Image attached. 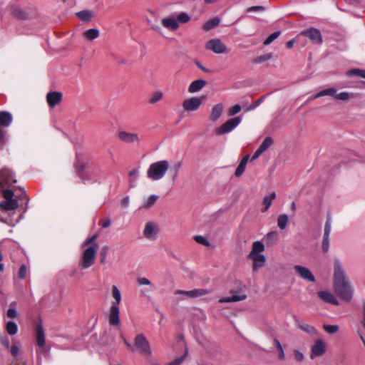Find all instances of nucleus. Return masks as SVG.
I'll return each mask as SVG.
<instances>
[{
	"instance_id": "obj_1",
	"label": "nucleus",
	"mask_w": 365,
	"mask_h": 365,
	"mask_svg": "<svg viewBox=\"0 0 365 365\" xmlns=\"http://www.w3.org/2000/svg\"><path fill=\"white\" fill-rule=\"evenodd\" d=\"M334 287L335 293L342 299L350 301L352 298L354 290L337 258L334 259Z\"/></svg>"
},
{
	"instance_id": "obj_2",
	"label": "nucleus",
	"mask_w": 365,
	"mask_h": 365,
	"mask_svg": "<svg viewBox=\"0 0 365 365\" xmlns=\"http://www.w3.org/2000/svg\"><path fill=\"white\" fill-rule=\"evenodd\" d=\"M169 168L167 160H160L150 165L147 170V177L153 181L162 179Z\"/></svg>"
},
{
	"instance_id": "obj_3",
	"label": "nucleus",
	"mask_w": 365,
	"mask_h": 365,
	"mask_svg": "<svg viewBox=\"0 0 365 365\" xmlns=\"http://www.w3.org/2000/svg\"><path fill=\"white\" fill-rule=\"evenodd\" d=\"M98 245L88 247L83 252L81 256V262L80 267L82 269H88L91 267L96 261Z\"/></svg>"
},
{
	"instance_id": "obj_4",
	"label": "nucleus",
	"mask_w": 365,
	"mask_h": 365,
	"mask_svg": "<svg viewBox=\"0 0 365 365\" xmlns=\"http://www.w3.org/2000/svg\"><path fill=\"white\" fill-rule=\"evenodd\" d=\"M134 344L136 349L140 353L148 356L152 354L150 344L143 334H138L135 336Z\"/></svg>"
},
{
	"instance_id": "obj_5",
	"label": "nucleus",
	"mask_w": 365,
	"mask_h": 365,
	"mask_svg": "<svg viewBox=\"0 0 365 365\" xmlns=\"http://www.w3.org/2000/svg\"><path fill=\"white\" fill-rule=\"evenodd\" d=\"M241 117H235L227 120L225 123L215 129V133L217 135H222L228 133L234 130L241 122Z\"/></svg>"
},
{
	"instance_id": "obj_6",
	"label": "nucleus",
	"mask_w": 365,
	"mask_h": 365,
	"mask_svg": "<svg viewBox=\"0 0 365 365\" xmlns=\"http://www.w3.org/2000/svg\"><path fill=\"white\" fill-rule=\"evenodd\" d=\"M326 351L327 345L325 341L321 339H317L314 340L313 344L310 348L309 357L311 359H314L317 357H320L326 353Z\"/></svg>"
},
{
	"instance_id": "obj_7",
	"label": "nucleus",
	"mask_w": 365,
	"mask_h": 365,
	"mask_svg": "<svg viewBox=\"0 0 365 365\" xmlns=\"http://www.w3.org/2000/svg\"><path fill=\"white\" fill-rule=\"evenodd\" d=\"M206 48L217 54L227 52L226 45L219 38L208 41L206 43Z\"/></svg>"
},
{
	"instance_id": "obj_8",
	"label": "nucleus",
	"mask_w": 365,
	"mask_h": 365,
	"mask_svg": "<svg viewBox=\"0 0 365 365\" xmlns=\"http://www.w3.org/2000/svg\"><path fill=\"white\" fill-rule=\"evenodd\" d=\"M205 99V96L192 97L183 101L182 107L186 111L197 110Z\"/></svg>"
},
{
	"instance_id": "obj_9",
	"label": "nucleus",
	"mask_w": 365,
	"mask_h": 365,
	"mask_svg": "<svg viewBox=\"0 0 365 365\" xmlns=\"http://www.w3.org/2000/svg\"><path fill=\"white\" fill-rule=\"evenodd\" d=\"M211 290L207 289H195L190 291L177 290L175 295H183L186 298L195 299L208 294Z\"/></svg>"
},
{
	"instance_id": "obj_10",
	"label": "nucleus",
	"mask_w": 365,
	"mask_h": 365,
	"mask_svg": "<svg viewBox=\"0 0 365 365\" xmlns=\"http://www.w3.org/2000/svg\"><path fill=\"white\" fill-rule=\"evenodd\" d=\"M294 323L298 329H299L303 332L310 335V336H317L318 335L317 329L312 325L305 322L303 320L299 319L297 317H294Z\"/></svg>"
},
{
	"instance_id": "obj_11",
	"label": "nucleus",
	"mask_w": 365,
	"mask_h": 365,
	"mask_svg": "<svg viewBox=\"0 0 365 365\" xmlns=\"http://www.w3.org/2000/svg\"><path fill=\"white\" fill-rule=\"evenodd\" d=\"M14 174L9 169H3L0 171V186H10L16 182Z\"/></svg>"
},
{
	"instance_id": "obj_12",
	"label": "nucleus",
	"mask_w": 365,
	"mask_h": 365,
	"mask_svg": "<svg viewBox=\"0 0 365 365\" xmlns=\"http://www.w3.org/2000/svg\"><path fill=\"white\" fill-rule=\"evenodd\" d=\"M301 34L309 38L314 43L321 44L322 43L321 32L317 29L310 28L307 30L303 31Z\"/></svg>"
},
{
	"instance_id": "obj_13",
	"label": "nucleus",
	"mask_w": 365,
	"mask_h": 365,
	"mask_svg": "<svg viewBox=\"0 0 365 365\" xmlns=\"http://www.w3.org/2000/svg\"><path fill=\"white\" fill-rule=\"evenodd\" d=\"M294 269L295 272L299 275V277L304 280L311 282H314L315 281L314 275L308 268L301 265H295Z\"/></svg>"
},
{
	"instance_id": "obj_14",
	"label": "nucleus",
	"mask_w": 365,
	"mask_h": 365,
	"mask_svg": "<svg viewBox=\"0 0 365 365\" xmlns=\"http://www.w3.org/2000/svg\"><path fill=\"white\" fill-rule=\"evenodd\" d=\"M118 138L126 143H138L140 138L135 133H128L126 131H119L118 133Z\"/></svg>"
},
{
	"instance_id": "obj_15",
	"label": "nucleus",
	"mask_w": 365,
	"mask_h": 365,
	"mask_svg": "<svg viewBox=\"0 0 365 365\" xmlns=\"http://www.w3.org/2000/svg\"><path fill=\"white\" fill-rule=\"evenodd\" d=\"M120 309L119 307L112 306L110 308L108 314L109 324L111 326H118L120 324Z\"/></svg>"
},
{
	"instance_id": "obj_16",
	"label": "nucleus",
	"mask_w": 365,
	"mask_h": 365,
	"mask_svg": "<svg viewBox=\"0 0 365 365\" xmlns=\"http://www.w3.org/2000/svg\"><path fill=\"white\" fill-rule=\"evenodd\" d=\"M273 144V140L271 137H267L261 143L259 148L252 155V160L258 158L264 152H265Z\"/></svg>"
},
{
	"instance_id": "obj_17",
	"label": "nucleus",
	"mask_w": 365,
	"mask_h": 365,
	"mask_svg": "<svg viewBox=\"0 0 365 365\" xmlns=\"http://www.w3.org/2000/svg\"><path fill=\"white\" fill-rule=\"evenodd\" d=\"M62 99V93L60 92H49L46 95V101L51 108L55 107Z\"/></svg>"
},
{
	"instance_id": "obj_18",
	"label": "nucleus",
	"mask_w": 365,
	"mask_h": 365,
	"mask_svg": "<svg viewBox=\"0 0 365 365\" xmlns=\"http://www.w3.org/2000/svg\"><path fill=\"white\" fill-rule=\"evenodd\" d=\"M157 234V227L155 223L149 222L145 224L143 235L145 237L149 240H153L155 238Z\"/></svg>"
},
{
	"instance_id": "obj_19",
	"label": "nucleus",
	"mask_w": 365,
	"mask_h": 365,
	"mask_svg": "<svg viewBox=\"0 0 365 365\" xmlns=\"http://www.w3.org/2000/svg\"><path fill=\"white\" fill-rule=\"evenodd\" d=\"M223 110L224 106L222 103H218L214 106L210 114V120L212 122L217 121L221 117Z\"/></svg>"
},
{
	"instance_id": "obj_20",
	"label": "nucleus",
	"mask_w": 365,
	"mask_h": 365,
	"mask_svg": "<svg viewBox=\"0 0 365 365\" xmlns=\"http://www.w3.org/2000/svg\"><path fill=\"white\" fill-rule=\"evenodd\" d=\"M266 262V257L263 254H254L252 258V270H257L263 267Z\"/></svg>"
},
{
	"instance_id": "obj_21",
	"label": "nucleus",
	"mask_w": 365,
	"mask_h": 365,
	"mask_svg": "<svg viewBox=\"0 0 365 365\" xmlns=\"http://www.w3.org/2000/svg\"><path fill=\"white\" fill-rule=\"evenodd\" d=\"M161 23L163 27L172 31H175L179 27L176 19L172 16L163 18Z\"/></svg>"
},
{
	"instance_id": "obj_22",
	"label": "nucleus",
	"mask_w": 365,
	"mask_h": 365,
	"mask_svg": "<svg viewBox=\"0 0 365 365\" xmlns=\"http://www.w3.org/2000/svg\"><path fill=\"white\" fill-rule=\"evenodd\" d=\"M207 84L206 81L202 79H197L194 81H192L189 87H188V92L190 93H194L200 91L202 90Z\"/></svg>"
},
{
	"instance_id": "obj_23",
	"label": "nucleus",
	"mask_w": 365,
	"mask_h": 365,
	"mask_svg": "<svg viewBox=\"0 0 365 365\" xmlns=\"http://www.w3.org/2000/svg\"><path fill=\"white\" fill-rule=\"evenodd\" d=\"M318 296L322 300L331 304L338 305L339 302L333 294L327 291H320L318 292Z\"/></svg>"
},
{
	"instance_id": "obj_24",
	"label": "nucleus",
	"mask_w": 365,
	"mask_h": 365,
	"mask_svg": "<svg viewBox=\"0 0 365 365\" xmlns=\"http://www.w3.org/2000/svg\"><path fill=\"white\" fill-rule=\"evenodd\" d=\"M19 206L16 200H5L0 202V208L3 211L15 210Z\"/></svg>"
},
{
	"instance_id": "obj_25",
	"label": "nucleus",
	"mask_w": 365,
	"mask_h": 365,
	"mask_svg": "<svg viewBox=\"0 0 365 365\" xmlns=\"http://www.w3.org/2000/svg\"><path fill=\"white\" fill-rule=\"evenodd\" d=\"M246 299V295L244 294H232L231 296L221 297L219 299L220 303L235 302Z\"/></svg>"
},
{
	"instance_id": "obj_26",
	"label": "nucleus",
	"mask_w": 365,
	"mask_h": 365,
	"mask_svg": "<svg viewBox=\"0 0 365 365\" xmlns=\"http://www.w3.org/2000/svg\"><path fill=\"white\" fill-rule=\"evenodd\" d=\"M36 343L38 346L42 347L45 344V336L43 327L41 324L36 327Z\"/></svg>"
},
{
	"instance_id": "obj_27",
	"label": "nucleus",
	"mask_w": 365,
	"mask_h": 365,
	"mask_svg": "<svg viewBox=\"0 0 365 365\" xmlns=\"http://www.w3.org/2000/svg\"><path fill=\"white\" fill-rule=\"evenodd\" d=\"M249 158H250V155L247 154L242 159V160L240 161V164L238 165V166L235 170V175L236 177L238 178L242 175V173H244V171L245 170L246 165L248 162Z\"/></svg>"
},
{
	"instance_id": "obj_28",
	"label": "nucleus",
	"mask_w": 365,
	"mask_h": 365,
	"mask_svg": "<svg viewBox=\"0 0 365 365\" xmlns=\"http://www.w3.org/2000/svg\"><path fill=\"white\" fill-rule=\"evenodd\" d=\"M76 15L81 21L88 22L92 19L93 16V12L90 10H83L77 12Z\"/></svg>"
},
{
	"instance_id": "obj_29",
	"label": "nucleus",
	"mask_w": 365,
	"mask_h": 365,
	"mask_svg": "<svg viewBox=\"0 0 365 365\" xmlns=\"http://www.w3.org/2000/svg\"><path fill=\"white\" fill-rule=\"evenodd\" d=\"M12 121V115L6 111L0 112V125L9 126Z\"/></svg>"
},
{
	"instance_id": "obj_30",
	"label": "nucleus",
	"mask_w": 365,
	"mask_h": 365,
	"mask_svg": "<svg viewBox=\"0 0 365 365\" xmlns=\"http://www.w3.org/2000/svg\"><path fill=\"white\" fill-rule=\"evenodd\" d=\"M220 23V19L219 17H215L207 21L202 26L205 31H210L217 27Z\"/></svg>"
},
{
	"instance_id": "obj_31",
	"label": "nucleus",
	"mask_w": 365,
	"mask_h": 365,
	"mask_svg": "<svg viewBox=\"0 0 365 365\" xmlns=\"http://www.w3.org/2000/svg\"><path fill=\"white\" fill-rule=\"evenodd\" d=\"M275 197L276 194L274 192H272V193H270L268 195H266L263 198L262 204L264 205V208L262 210V212H266L269 208L270 205H272V200L275 199Z\"/></svg>"
},
{
	"instance_id": "obj_32",
	"label": "nucleus",
	"mask_w": 365,
	"mask_h": 365,
	"mask_svg": "<svg viewBox=\"0 0 365 365\" xmlns=\"http://www.w3.org/2000/svg\"><path fill=\"white\" fill-rule=\"evenodd\" d=\"M112 296L115 302H113L111 305L119 307L121 302V294L120 290L115 285L112 287Z\"/></svg>"
},
{
	"instance_id": "obj_33",
	"label": "nucleus",
	"mask_w": 365,
	"mask_h": 365,
	"mask_svg": "<svg viewBox=\"0 0 365 365\" xmlns=\"http://www.w3.org/2000/svg\"><path fill=\"white\" fill-rule=\"evenodd\" d=\"M100 35V31L97 29H90L83 33L84 37L88 41H93L97 38Z\"/></svg>"
},
{
	"instance_id": "obj_34",
	"label": "nucleus",
	"mask_w": 365,
	"mask_h": 365,
	"mask_svg": "<svg viewBox=\"0 0 365 365\" xmlns=\"http://www.w3.org/2000/svg\"><path fill=\"white\" fill-rule=\"evenodd\" d=\"M6 332L11 335L13 336L16 334L18 331V326L17 324L12 321H9L6 324Z\"/></svg>"
},
{
	"instance_id": "obj_35",
	"label": "nucleus",
	"mask_w": 365,
	"mask_h": 365,
	"mask_svg": "<svg viewBox=\"0 0 365 365\" xmlns=\"http://www.w3.org/2000/svg\"><path fill=\"white\" fill-rule=\"evenodd\" d=\"M289 217L287 214H282L277 218V225L280 230H284L287 225Z\"/></svg>"
},
{
	"instance_id": "obj_36",
	"label": "nucleus",
	"mask_w": 365,
	"mask_h": 365,
	"mask_svg": "<svg viewBox=\"0 0 365 365\" xmlns=\"http://www.w3.org/2000/svg\"><path fill=\"white\" fill-rule=\"evenodd\" d=\"M264 250V245L259 241H256L252 243V258L254 259V254H261Z\"/></svg>"
},
{
	"instance_id": "obj_37",
	"label": "nucleus",
	"mask_w": 365,
	"mask_h": 365,
	"mask_svg": "<svg viewBox=\"0 0 365 365\" xmlns=\"http://www.w3.org/2000/svg\"><path fill=\"white\" fill-rule=\"evenodd\" d=\"M181 166H182V163L178 162L171 167V168L170 170V173L171 174L172 180L173 181L175 180L176 178H178V173H179V170H180Z\"/></svg>"
},
{
	"instance_id": "obj_38",
	"label": "nucleus",
	"mask_w": 365,
	"mask_h": 365,
	"mask_svg": "<svg viewBox=\"0 0 365 365\" xmlns=\"http://www.w3.org/2000/svg\"><path fill=\"white\" fill-rule=\"evenodd\" d=\"M158 199V196L156 195H152L149 196L146 200H144V203L142 207L150 208L155 203Z\"/></svg>"
},
{
	"instance_id": "obj_39",
	"label": "nucleus",
	"mask_w": 365,
	"mask_h": 365,
	"mask_svg": "<svg viewBox=\"0 0 365 365\" xmlns=\"http://www.w3.org/2000/svg\"><path fill=\"white\" fill-rule=\"evenodd\" d=\"M273 344L278 350V352H279L278 358L280 360H284L285 359V354L284 351V349H283L282 346L281 345L279 341L277 339H274L273 340Z\"/></svg>"
},
{
	"instance_id": "obj_40",
	"label": "nucleus",
	"mask_w": 365,
	"mask_h": 365,
	"mask_svg": "<svg viewBox=\"0 0 365 365\" xmlns=\"http://www.w3.org/2000/svg\"><path fill=\"white\" fill-rule=\"evenodd\" d=\"M346 75L350 77L356 76L365 78V70L359 68L351 69L346 72Z\"/></svg>"
},
{
	"instance_id": "obj_41",
	"label": "nucleus",
	"mask_w": 365,
	"mask_h": 365,
	"mask_svg": "<svg viewBox=\"0 0 365 365\" xmlns=\"http://www.w3.org/2000/svg\"><path fill=\"white\" fill-rule=\"evenodd\" d=\"M336 89H335L334 88L324 89V90L321 91L320 92L317 93V94H315V98H317L322 97L324 96H334L336 93Z\"/></svg>"
},
{
	"instance_id": "obj_42",
	"label": "nucleus",
	"mask_w": 365,
	"mask_h": 365,
	"mask_svg": "<svg viewBox=\"0 0 365 365\" xmlns=\"http://www.w3.org/2000/svg\"><path fill=\"white\" fill-rule=\"evenodd\" d=\"M163 94L162 91H157L154 92L149 99V103L151 104H155L160 101L163 98Z\"/></svg>"
},
{
	"instance_id": "obj_43",
	"label": "nucleus",
	"mask_w": 365,
	"mask_h": 365,
	"mask_svg": "<svg viewBox=\"0 0 365 365\" xmlns=\"http://www.w3.org/2000/svg\"><path fill=\"white\" fill-rule=\"evenodd\" d=\"M281 34V31H275L273 34H270L264 41L263 44L264 46H268L271 43H272L275 39H277Z\"/></svg>"
},
{
	"instance_id": "obj_44",
	"label": "nucleus",
	"mask_w": 365,
	"mask_h": 365,
	"mask_svg": "<svg viewBox=\"0 0 365 365\" xmlns=\"http://www.w3.org/2000/svg\"><path fill=\"white\" fill-rule=\"evenodd\" d=\"M323 329L327 333L334 334L339 331V327L338 325L324 324Z\"/></svg>"
},
{
	"instance_id": "obj_45",
	"label": "nucleus",
	"mask_w": 365,
	"mask_h": 365,
	"mask_svg": "<svg viewBox=\"0 0 365 365\" xmlns=\"http://www.w3.org/2000/svg\"><path fill=\"white\" fill-rule=\"evenodd\" d=\"M175 19L178 23L179 22L182 24H185L190 21V17L187 13L181 12L178 15H177Z\"/></svg>"
},
{
	"instance_id": "obj_46",
	"label": "nucleus",
	"mask_w": 365,
	"mask_h": 365,
	"mask_svg": "<svg viewBox=\"0 0 365 365\" xmlns=\"http://www.w3.org/2000/svg\"><path fill=\"white\" fill-rule=\"evenodd\" d=\"M272 57V54L271 53H266L264 55H262V56H260L256 58L254 60V62L256 63H263V62H265V61L271 59Z\"/></svg>"
},
{
	"instance_id": "obj_47",
	"label": "nucleus",
	"mask_w": 365,
	"mask_h": 365,
	"mask_svg": "<svg viewBox=\"0 0 365 365\" xmlns=\"http://www.w3.org/2000/svg\"><path fill=\"white\" fill-rule=\"evenodd\" d=\"M194 240L196 242L200 244V245H205V246H209L210 245V242H208V240L204 237V236H202V235H195L194 237Z\"/></svg>"
},
{
	"instance_id": "obj_48",
	"label": "nucleus",
	"mask_w": 365,
	"mask_h": 365,
	"mask_svg": "<svg viewBox=\"0 0 365 365\" xmlns=\"http://www.w3.org/2000/svg\"><path fill=\"white\" fill-rule=\"evenodd\" d=\"M294 359L298 362H302L304 359V354L299 350L295 349L293 351Z\"/></svg>"
},
{
	"instance_id": "obj_49",
	"label": "nucleus",
	"mask_w": 365,
	"mask_h": 365,
	"mask_svg": "<svg viewBox=\"0 0 365 365\" xmlns=\"http://www.w3.org/2000/svg\"><path fill=\"white\" fill-rule=\"evenodd\" d=\"M322 250L324 252H328L329 247V236L324 235L322 240Z\"/></svg>"
},
{
	"instance_id": "obj_50",
	"label": "nucleus",
	"mask_w": 365,
	"mask_h": 365,
	"mask_svg": "<svg viewBox=\"0 0 365 365\" xmlns=\"http://www.w3.org/2000/svg\"><path fill=\"white\" fill-rule=\"evenodd\" d=\"M241 110V106L238 104L230 108L228 110L229 115L232 116L238 113Z\"/></svg>"
},
{
	"instance_id": "obj_51",
	"label": "nucleus",
	"mask_w": 365,
	"mask_h": 365,
	"mask_svg": "<svg viewBox=\"0 0 365 365\" xmlns=\"http://www.w3.org/2000/svg\"><path fill=\"white\" fill-rule=\"evenodd\" d=\"M333 96L339 100L346 101L349 98V93L347 92H341L338 94L335 93Z\"/></svg>"
},
{
	"instance_id": "obj_52",
	"label": "nucleus",
	"mask_w": 365,
	"mask_h": 365,
	"mask_svg": "<svg viewBox=\"0 0 365 365\" xmlns=\"http://www.w3.org/2000/svg\"><path fill=\"white\" fill-rule=\"evenodd\" d=\"M331 228V219L329 217L325 223L324 235L329 236Z\"/></svg>"
},
{
	"instance_id": "obj_53",
	"label": "nucleus",
	"mask_w": 365,
	"mask_h": 365,
	"mask_svg": "<svg viewBox=\"0 0 365 365\" xmlns=\"http://www.w3.org/2000/svg\"><path fill=\"white\" fill-rule=\"evenodd\" d=\"M27 274V267L25 264H22L20 267L19 271V277L20 279H24L26 277Z\"/></svg>"
},
{
	"instance_id": "obj_54",
	"label": "nucleus",
	"mask_w": 365,
	"mask_h": 365,
	"mask_svg": "<svg viewBox=\"0 0 365 365\" xmlns=\"http://www.w3.org/2000/svg\"><path fill=\"white\" fill-rule=\"evenodd\" d=\"M3 196L5 200H14V192L11 190L6 189L3 191Z\"/></svg>"
},
{
	"instance_id": "obj_55",
	"label": "nucleus",
	"mask_w": 365,
	"mask_h": 365,
	"mask_svg": "<svg viewBox=\"0 0 365 365\" xmlns=\"http://www.w3.org/2000/svg\"><path fill=\"white\" fill-rule=\"evenodd\" d=\"M186 354H187V352H185L182 356L175 359L173 361H170L168 364V365H180L182 364V362L184 361L185 357L186 356Z\"/></svg>"
},
{
	"instance_id": "obj_56",
	"label": "nucleus",
	"mask_w": 365,
	"mask_h": 365,
	"mask_svg": "<svg viewBox=\"0 0 365 365\" xmlns=\"http://www.w3.org/2000/svg\"><path fill=\"white\" fill-rule=\"evenodd\" d=\"M6 315L10 319H14L17 316V312L16 311V309L13 307H10L8 310H7V313H6Z\"/></svg>"
},
{
	"instance_id": "obj_57",
	"label": "nucleus",
	"mask_w": 365,
	"mask_h": 365,
	"mask_svg": "<svg viewBox=\"0 0 365 365\" xmlns=\"http://www.w3.org/2000/svg\"><path fill=\"white\" fill-rule=\"evenodd\" d=\"M97 237H98L97 235H93V236L88 238L86 241L83 242V246H87V245L93 244L96 241Z\"/></svg>"
},
{
	"instance_id": "obj_58",
	"label": "nucleus",
	"mask_w": 365,
	"mask_h": 365,
	"mask_svg": "<svg viewBox=\"0 0 365 365\" xmlns=\"http://www.w3.org/2000/svg\"><path fill=\"white\" fill-rule=\"evenodd\" d=\"M137 282L140 285H150L151 284L150 281L145 277L138 278Z\"/></svg>"
},
{
	"instance_id": "obj_59",
	"label": "nucleus",
	"mask_w": 365,
	"mask_h": 365,
	"mask_svg": "<svg viewBox=\"0 0 365 365\" xmlns=\"http://www.w3.org/2000/svg\"><path fill=\"white\" fill-rule=\"evenodd\" d=\"M265 7L262 6H252V13H257V12H264L265 11Z\"/></svg>"
},
{
	"instance_id": "obj_60",
	"label": "nucleus",
	"mask_w": 365,
	"mask_h": 365,
	"mask_svg": "<svg viewBox=\"0 0 365 365\" xmlns=\"http://www.w3.org/2000/svg\"><path fill=\"white\" fill-rule=\"evenodd\" d=\"M130 199L128 196L124 197L121 200V205L124 207H127L129 205Z\"/></svg>"
},
{
	"instance_id": "obj_61",
	"label": "nucleus",
	"mask_w": 365,
	"mask_h": 365,
	"mask_svg": "<svg viewBox=\"0 0 365 365\" xmlns=\"http://www.w3.org/2000/svg\"><path fill=\"white\" fill-rule=\"evenodd\" d=\"M11 354L16 356L19 354V347L16 345H13L11 348Z\"/></svg>"
},
{
	"instance_id": "obj_62",
	"label": "nucleus",
	"mask_w": 365,
	"mask_h": 365,
	"mask_svg": "<svg viewBox=\"0 0 365 365\" xmlns=\"http://www.w3.org/2000/svg\"><path fill=\"white\" fill-rule=\"evenodd\" d=\"M195 64L203 72L210 73V71L205 68L204 66H202L200 62L197 61Z\"/></svg>"
},
{
	"instance_id": "obj_63",
	"label": "nucleus",
	"mask_w": 365,
	"mask_h": 365,
	"mask_svg": "<svg viewBox=\"0 0 365 365\" xmlns=\"http://www.w3.org/2000/svg\"><path fill=\"white\" fill-rule=\"evenodd\" d=\"M110 224H111V221L109 218H108L106 220H104L103 223L102 224V227L103 228H107V227H110Z\"/></svg>"
},
{
	"instance_id": "obj_64",
	"label": "nucleus",
	"mask_w": 365,
	"mask_h": 365,
	"mask_svg": "<svg viewBox=\"0 0 365 365\" xmlns=\"http://www.w3.org/2000/svg\"><path fill=\"white\" fill-rule=\"evenodd\" d=\"M151 29L158 33H161V28L158 25H153Z\"/></svg>"
}]
</instances>
